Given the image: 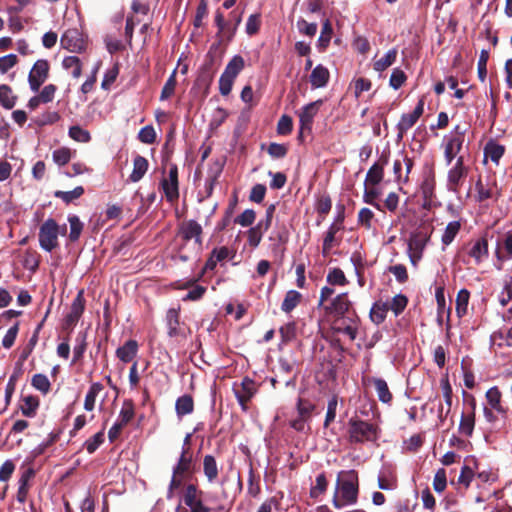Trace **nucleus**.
I'll return each mask as SVG.
<instances>
[{
  "mask_svg": "<svg viewBox=\"0 0 512 512\" xmlns=\"http://www.w3.org/2000/svg\"><path fill=\"white\" fill-rule=\"evenodd\" d=\"M358 475L354 470L342 471L338 475L332 503L337 509L353 505L358 498Z\"/></svg>",
  "mask_w": 512,
  "mask_h": 512,
  "instance_id": "f257e3e1",
  "label": "nucleus"
},
{
  "mask_svg": "<svg viewBox=\"0 0 512 512\" xmlns=\"http://www.w3.org/2000/svg\"><path fill=\"white\" fill-rule=\"evenodd\" d=\"M348 434L351 442L364 443L377 440L379 435L378 427L358 417H352L348 422Z\"/></svg>",
  "mask_w": 512,
  "mask_h": 512,
  "instance_id": "f03ea898",
  "label": "nucleus"
},
{
  "mask_svg": "<svg viewBox=\"0 0 512 512\" xmlns=\"http://www.w3.org/2000/svg\"><path fill=\"white\" fill-rule=\"evenodd\" d=\"M469 170L470 168L465 164L464 157L458 156L447 172L446 187L448 191L458 193L466 181Z\"/></svg>",
  "mask_w": 512,
  "mask_h": 512,
  "instance_id": "7ed1b4c3",
  "label": "nucleus"
},
{
  "mask_svg": "<svg viewBox=\"0 0 512 512\" xmlns=\"http://www.w3.org/2000/svg\"><path fill=\"white\" fill-rule=\"evenodd\" d=\"M326 281L328 285L321 288L318 305H323L334 295L335 290L333 286L344 287L349 283L343 270L340 268L330 269L326 276Z\"/></svg>",
  "mask_w": 512,
  "mask_h": 512,
  "instance_id": "20e7f679",
  "label": "nucleus"
},
{
  "mask_svg": "<svg viewBox=\"0 0 512 512\" xmlns=\"http://www.w3.org/2000/svg\"><path fill=\"white\" fill-rule=\"evenodd\" d=\"M59 226L53 219H47L39 230V244L45 251H52L58 246Z\"/></svg>",
  "mask_w": 512,
  "mask_h": 512,
  "instance_id": "39448f33",
  "label": "nucleus"
},
{
  "mask_svg": "<svg viewBox=\"0 0 512 512\" xmlns=\"http://www.w3.org/2000/svg\"><path fill=\"white\" fill-rule=\"evenodd\" d=\"M324 310L336 318L352 315V303L348 298V293H340L331 299L329 304H323Z\"/></svg>",
  "mask_w": 512,
  "mask_h": 512,
  "instance_id": "423d86ee",
  "label": "nucleus"
},
{
  "mask_svg": "<svg viewBox=\"0 0 512 512\" xmlns=\"http://www.w3.org/2000/svg\"><path fill=\"white\" fill-rule=\"evenodd\" d=\"M179 235L188 242L194 241V248L198 252L202 248V227L195 220L184 221L179 227Z\"/></svg>",
  "mask_w": 512,
  "mask_h": 512,
  "instance_id": "0eeeda50",
  "label": "nucleus"
},
{
  "mask_svg": "<svg viewBox=\"0 0 512 512\" xmlns=\"http://www.w3.org/2000/svg\"><path fill=\"white\" fill-rule=\"evenodd\" d=\"M359 321V317L353 312L352 315L336 318L333 328L337 333L344 334L353 341L358 334Z\"/></svg>",
  "mask_w": 512,
  "mask_h": 512,
  "instance_id": "6e6552de",
  "label": "nucleus"
},
{
  "mask_svg": "<svg viewBox=\"0 0 512 512\" xmlns=\"http://www.w3.org/2000/svg\"><path fill=\"white\" fill-rule=\"evenodd\" d=\"M424 112V100L420 99L411 113L403 114L396 126L397 138L402 140L406 132L412 128Z\"/></svg>",
  "mask_w": 512,
  "mask_h": 512,
  "instance_id": "1a4fd4ad",
  "label": "nucleus"
},
{
  "mask_svg": "<svg viewBox=\"0 0 512 512\" xmlns=\"http://www.w3.org/2000/svg\"><path fill=\"white\" fill-rule=\"evenodd\" d=\"M233 391L242 410L247 411V404L257 391L255 382L249 378H244L241 383L234 384Z\"/></svg>",
  "mask_w": 512,
  "mask_h": 512,
  "instance_id": "9d476101",
  "label": "nucleus"
},
{
  "mask_svg": "<svg viewBox=\"0 0 512 512\" xmlns=\"http://www.w3.org/2000/svg\"><path fill=\"white\" fill-rule=\"evenodd\" d=\"M49 73V63L47 60H37L28 76L29 85L32 91L36 92L46 81Z\"/></svg>",
  "mask_w": 512,
  "mask_h": 512,
  "instance_id": "9b49d317",
  "label": "nucleus"
},
{
  "mask_svg": "<svg viewBox=\"0 0 512 512\" xmlns=\"http://www.w3.org/2000/svg\"><path fill=\"white\" fill-rule=\"evenodd\" d=\"M202 491L194 484L187 485L185 489L184 502L191 512H209L210 508L205 506L201 500Z\"/></svg>",
  "mask_w": 512,
  "mask_h": 512,
  "instance_id": "f8f14e48",
  "label": "nucleus"
},
{
  "mask_svg": "<svg viewBox=\"0 0 512 512\" xmlns=\"http://www.w3.org/2000/svg\"><path fill=\"white\" fill-rule=\"evenodd\" d=\"M161 184L168 201L173 202L178 199V169L176 165L170 167L168 176L162 180Z\"/></svg>",
  "mask_w": 512,
  "mask_h": 512,
  "instance_id": "ddd939ff",
  "label": "nucleus"
},
{
  "mask_svg": "<svg viewBox=\"0 0 512 512\" xmlns=\"http://www.w3.org/2000/svg\"><path fill=\"white\" fill-rule=\"evenodd\" d=\"M322 101L318 100L304 106L299 112L300 119V133L304 131H310L313 123V119L319 111V107Z\"/></svg>",
  "mask_w": 512,
  "mask_h": 512,
  "instance_id": "4468645a",
  "label": "nucleus"
},
{
  "mask_svg": "<svg viewBox=\"0 0 512 512\" xmlns=\"http://www.w3.org/2000/svg\"><path fill=\"white\" fill-rule=\"evenodd\" d=\"M342 220L343 217L338 216L337 220L334 223H332L328 228V231L324 236L322 245V252L324 255H328L332 248L340 244V240L336 238V234L342 229Z\"/></svg>",
  "mask_w": 512,
  "mask_h": 512,
  "instance_id": "2eb2a0df",
  "label": "nucleus"
},
{
  "mask_svg": "<svg viewBox=\"0 0 512 512\" xmlns=\"http://www.w3.org/2000/svg\"><path fill=\"white\" fill-rule=\"evenodd\" d=\"M428 238L424 236H413L408 243V254L411 264L416 267L422 259L423 251L425 249Z\"/></svg>",
  "mask_w": 512,
  "mask_h": 512,
  "instance_id": "dca6fc26",
  "label": "nucleus"
},
{
  "mask_svg": "<svg viewBox=\"0 0 512 512\" xmlns=\"http://www.w3.org/2000/svg\"><path fill=\"white\" fill-rule=\"evenodd\" d=\"M465 139V129L457 125L454 130L445 137L444 149L459 154Z\"/></svg>",
  "mask_w": 512,
  "mask_h": 512,
  "instance_id": "f3484780",
  "label": "nucleus"
},
{
  "mask_svg": "<svg viewBox=\"0 0 512 512\" xmlns=\"http://www.w3.org/2000/svg\"><path fill=\"white\" fill-rule=\"evenodd\" d=\"M172 471L174 474H179L184 477L190 475L193 472V461L190 448L182 447L181 455Z\"/></svg>",
  "mask_w": 512,
  "mask_h": 512,
  "instance_id": "a211bd4d",
  "label": "nucleus"
},
{
  "mask_svg": "<svg viewBox=\"0 0 512 512\" xmlns=\"http://www.w3.org/2000/svg\"><path fill=\"white\" fill-rule=\"evenodd\" d=\"M61 46L71 52H79L83 49V40L75 29L67 30L61 37Z\"/></svg>",
  "mask_w": 512,
  "mask_h": 512,
  "instance_id": "6ab92c4d",
  "label": "nucleus"
},
{
  "mask_svg": "<svg viewBox=\"0 0 512 512\" xmlns=\"http://www.w3.org/2000/svg\"><path fill=\"white\" fill-rule=\"evenodd\" d=\"M440 386H441V389H442V393H443L444 402L446 404V407H444L443 405H440V407L438 409V418L440 419L441 422H443L445 420V418L447 417V415L450 413V410H451V406H452V387H451L447 377H444V378L441 379Z\"/></svg>",
  "mask_w": 512,
  "mask_h": 512,
  "instance_id": "aec40b11",
  "label": "nucleus"
},
{
  "mask_svg": "<svg viewBox=\"0 0 512 512\" xmlns=\"http://www.w3.org/2000/svg\"><path fill=\"white\" fill-rule=\"evenodd\" d=\"M488 254V241L485 237L473 241L468 251V255L474 259L477 265L487 259Z\"/></svg>",
  "mask_w": 512,
  "mask_h": 512,
  "instance_id": "412c9836",
  "label": "nucleus"
},
{
  "mask_svg": "<svg viewBox=\"0 0 512 512\" xmlns=\"http://www.w3.org/2000/svg\"><path fill=\"white\" fill-rule=\"evenodd\" d=\"M179 311V308H172L167 311L166 323L170 337L185 336L184 330L180 327Z\"/></svg>",
  "mask_w": 512,
  "mask_h": 512,
  "instance_id": "4be33fe9",
  "label": "nucleus"
},
{
  "mask_svg": "<svg viewBox=\"0 0 512 512\" xmlns=\"http://www.w3.org/2000/svg\"><path fill=\"white\" fill-rule=\"evenodd\" d=\"M85 300L83 297V291H79L77 296L72 302L70 312L66 316V324L74 325L82 315L84 311Z\"/></svg>",
  "mask_w": 512,
  "mask_h": 512,
  "instance_id": "5701e85b",
  "label": "nucleus"
},
{
  "mask_svg": "<svg viewBox=\"0 0 512 512\" xmlns=\"http://www.w3.org/2000/svg\"><path fill=\"white\" fill-rule=\"evenodd\" d=\"M138 352V343L135 340H128L116 350V356L124 363L134 359Z\"/></svg>",
  "mask_w": 512,
  "mask_h": 512,
  "instance_id": "b1692460",
  "label": "nucleus"
},
{
  "mask_svg": "<svg viewBox=\"0 0 512 512\" xmlns=\"http://www.w3.org/2000/svg\"><path fill=\"white\" fill-rule=\"evenodd\" d=\"M35 472L33 468L28 467L22 471L21 476L19 478V488L17 492V500L21 503L25 502L27 494H28V483L34 477Z\"/></svg>",
  "mask_w": 512,
  "mask_h": 512,
  "instance_id": "393cba45",
  "label": "nucleus"
},
{
  "mask_svg": "<svg viewBox=\"0 0 512 512\" xmlns=\"http://www.w3.org/2000/svg\"><path fill=\"white\" fill-rule=\"evenodd\" d=\"M148 167V160L143 156L137 155L133 160V170L129 176L130 181L133 183L140 181L146 174Z\"/></svg>",
  "mask_w": 512,
  "mask_h": 512,
  "instance_id": "a878e982",
  "label": "nucleus"
},
{
  "mask_svg": "<svg viewBox=\"0 0 512 512\" xmlns=\"http://www.w3.org/2000/svg\"><path fill=\"white\" fill-rule=\"evenodd\" d=\"M435 172L433 169H429L424 174V178L421 184V193L425 200H432L435 192Z\"/></svg>",
  "mask_w": 512,
  "mask_h": 512,
  "instance_id": "bb28decb",
  "label": "nucleus"
},
{
  "mask_svg": "<svg viewBox=\"0 0 512 512\" xmlns=\"http://www.w3.org/2000/svg\"><path fill=\"white\" fill-rule=\"evenodd\" d=\"M329 76L330 74L326 67L317 65L310 75V83L315 88L324 87L329 80Z\"/></svg>",
  "mask_w": 512,
  "mask_h": 512,
  "instance_id": "cd10ccee",
  "label": "nucleus"
},
{
  "mask_svg": "<svg viewBox=\"0 0 512 512\" xmlns=\"http://www.w3.org/2000/svg\"><path fill=\"white\" fill-rule=\"evenodd\" d=\"M504 152L505 147L503 145H500L494 141H489L484 148V157L485 159L490 158L492 162L498 165Z\"/></svg>",
  "mask_w": 512,
  "mask_h": 512,
  "instance_id": "c85d7f7f",
  "label": "nucleus"
},
{
  "mask_svg": "<svg viewBox=\"0 0 512 512\" xmlns=\"http://www.w3.org/2000/svg\"><path fill=\"white\" fill-rule=\"evenodd\" d=\"M175 410L178 417L191 414L194 410V401L190 395H182L176 400Z\"/></svg>",
  "mask_w": 512,
  "mask_h": 512,
  "instance_id": "c756f323",
  "label": "nucleus"
},
{
  "mask_svg": "<svg viewBox=\"0 0 512 512\" xmlns=\"http://www.w3.org/2000/svg\"><path fill=\"white\" fill-rule=\"evenodd\" d=\"M475 427V414L473 412H463L459 423V433L470 437Z\"/></svg>",
  "mask_w": 512,
  "mask_h": 512,
  "instance_id": "7c9ffc66",
  "label": "nucleus"
},
{
  "mask_svg": "<svg viewBox=\"0 0 512 512\" xmlns=\"http://www.w3.org/2000/svg\"><path fill=\"white\" fill-rule=\"evenodd\" d=\"M203 471L207 480L212 483L218 477V465L215 458L212 455H206L203 459Z\"/></svg>",
  "mask_w": 512,
  "mask_h": 512,
  "instance_id": "2f4dec72",
  "label": "nucleus"
},
{
  "mask_svg": "<svg viewBox=\"0 0 512 512\" xmlns=\"http://www.w3.org/2000/svg\"><path fill=\"white\" fill-rule=\"evenodd\" d=\"M387 163V158L383 161V164L375 163L368 170L366 175V184L376 186L383 179V167Z\"/></svg>",
  "mask_w": 512,
  "mask_h": 512,
  "instance_id": "473e14b6",
  "label": "nucleus"
},
{
  "mask_svg": "<svg viewBox=\"0 0 512 512\" xmlns=\"http://www.w3.org/2000/svg\"><path fill=\"white\" fill-rule=\"evenodd\" d=\"M17 101V96L8 85H0V104L5 109H12Z\"/></svg>",
  "mask_w": 512,
  "mask_h": 512,
  "instance_id": "72a5a7b5",
  "label": "nucleus"
},
{
  "mask_svg": "<svg viewBox=\"0 0 512 512\" xmlns=\"http://www.w3.org/2000/svg\"><path fill=\"white\" fill-rule=\"evenodd\" d=\"M103 390V385L101 383H93L85 396L84 400V409L86 411H92L95 408L96 398L99 393Z\"/></svg>",
  "mask_w": 512,
  "mask_h": 512,
  "instance_id": "f704fd0d",
  "label": "nucleus"
},
{
  "mask_svg": "<svg viewBox=\"0 0 512 512\" xmlns=\"http://www.w3.org/2000/svg\"><path fill=\"white\" fill-rule=\"evenodd\" d=\"M244 65H245L244 59L239 55H235L228 62V64L225 67V70L222 74L235 79L238 76V74L242 71V69L244 68Z\"/></svg>",
  "mask_w": 512,
  "mask_h": 512,
  "instance_id": "c9c22d12",
  "label": "nucleus"
},
{
  "mask_svg": "<svg viewBox=\"0 0 512 512\" xmlns=\"http://www.w3.org/2000/svg\"><path fill=\"white\" fill-rule=\"evenodd\" d=\"M372 381L379 400L383 403L391 402L392 394L388 388L386 381L380 378H374Z\"/></svg>",
  "mask_w": 512,
  "mask_h": 512,
  "instance_id": "e433bc0d",
  "label": "nucleus"
},
{
  "mask_svg": "<svg viewBox=\"0 0 512 512\" xmlns=\"http://www.w3.org/2000/svg\"><path fill=\"white\" fill-rule=\"evenodd\" d=\"M302 295L296 290H289L282 302V311L291 312L301 301Z\"/></svg>",
  "mask_w": 512,
  "mask_h": 512,
  "instance_id": "4c0bfd02",
  "label": "nucleus"
},
{
  "mask_svg": "<svg viewBox=\"0 0 512 512\" xmlns=\"http://www.w3.org/2000/svg\"><path fill=\"white\" fill-rule=\"evenodd\" d=\"M461 229L460 221L449 222L444 230L441 241L444 246L450 245Z\"/></svg>",
  "mask_w": 512,
  "mask_h": 512,
  "instance_id": "58836bf2",
  "label": "nucleus"
},
{
  "mask_svg": "<svg viewBox=\"0 0 512 512\" xmlns=\"http://www.w3.org/2000/svg\"><path fill=\"white\" fill-rule=\"evenodd\" d=\"M486 399L492 409L499 413H505V409L501 405V392L497 387H492L486 392Z\"/></svg>",
  "mask_w": 512,
  "mask_h": 512,
  "instance_id": "ea45409f",
  "label": "nucleus"
},
{
  "mask_svg": "<svg viewBox=\"0 0 512 512\" xmlns=\"http://www.w3.org/2000/svg\"><path fill=\"white\" fill-rule=\"evenodd\" d=\"M397 50H389L382 58L378 59L374 63V69L378 72H382L390 67L396 60Z\"/></svg>",
  "mask_w": 512,
  "mask_h": 512,
  "instance_id": "a19ab883",
  "label": "nucleus"
},
{
  "mask_svg": "<svg viewBox=\"0 0 512 512\" xmlns=\"http://www.w3.org/2000/svg\"><path fill=\"white\" fill-rule=\"evenodd\" d=\"M470 293L467 289H461L456 297V312L459 317L467 313Z\"/></svg>",
  "mask_w": 512,
  "mask_h": 512,
  "instance_id": "79ce46f5",
  "label": "nucleus"
},
{
  "mask_svg": "<svg viewBox=\"0 0 512 512\" xmlns=\"http://www.w3.org/2000/svg\"><path fill=\"white\" fill-rule=\"evenodd\" d=\"M84 193V188L82 186H77L71 191H55L54 196L56 198L61 199L66 204L71 203L72 201L80 198Z\"/></svg>",
  "mask_w": 512,
  "mask_h": 512,
  "instance_id": "37998d69",
  "label": "nucleus"
},
{
  "mask_svg": "<svg viewBox=\"0 0 512 512\" xmlns=\"http://www.w3.org/2000/svg\"><path fill=\"white\" fill-rule=\"evenodd\" d=\"M62 65L65 69L71 70L74 78H79L82 73V65L80 59L76 56H68L63 59Z\"/></svg>",
  "mask_w": 512,
  "mask_h": 512,
  "instance_id": "c03bdc74",
  "label": "nucleus"
},
{
  "mask_svg": "<svg viewBox=\"0 0 512 512\" xmlns=\"http://www.w3.org/2000/svg\"><path fill=\"white\" fill-rule=\"evenodd\" d=\"M69 137L76 142L88 143L91 140L90 132L83 129L79 125H74L69 128Z\"/></svg>",
  "mask_w": 512,
  "mask_h": 512,
  "instance_id": "a18cd8bd",
  "label": "nucleus"
},
{
  "mask_svg": "<svg viewBox=\"0 0 512 512\" xmlns=\"http://www.w3.org/2000/svg\"><path fill=\"white\" fill-rule=\"evenodd\" d=\"M39 406V401L34 396H25L21 404V412L24 416L33 417L36 409Z\"/></svg>",
  "mask_w": 512,
  "mask_h": 512,
  "instance_id": "49530a36",
  "label": "nucleus"
},
{
  "mask_svg": "<svg viewBox=\"0 0 512 512\" xmlns=\"http://www.w3.org/2000/svg\"><path fill=\"white\" fill-rule=\"evenodd\" d=\"M134 417V405L131 400H125L122 404L118 419L127 425Z\"/></svg>",
  "mask_w": 512,
  "mask_h": 512,
  "instance_id": "de8ad7c7",
  "label": "nucleus"
},
{
  "mask_svg": "<svg viewBox=\"0 0 512 512\" xmlns=\"http://www.w3.org/2000/svg\"><path fill=\"white\" fill-rule=\"evenodd\" d=\"M388 309L387 304L375 303L370 312L371 320L376 324L382 323L386 318Z\"/></svg>",
  "mask_w": 512,
  "mask_h": 512,
  "instance_id": "09e8293b",
  "label": "nucleus"
},
{
  "mask_svg": "<svg viewBox=\"0 0 512 512\" xmlns=\"http://www.w3.org/2000/svg\"><path fill=\"white\" fill-rule=\"evenodd\" d=\"M31 384L35 389L39 390L43 394L48 393L51 388V384L48 377L40 373L35 374L32 377Z\"/></svg>",
  "mask_w": 512,
  "mask_h": 512,
  "instance_id": "8fccbe9b",
  "label": "nucleus"
},
{
  "mask_svg": "<svg viewBox=\"0 0 512 512\" xmlns=\"http://www.w3.org/2000/svg\"><path fill=\"white\" fill-rule=\"evenodd\" d=\"M104 442V429L96 433L93 437L85 441L84 447L89 454L94 453Z\"/></svg>",
  "mask_w": 512,
  "mask_h": 512,
  "instance_id": "3c124183",
  "label": "nucleus"
},
{
  "mask_svg": "<svg viewBox=\"0 0 512 512\" xmlns=\"http://www.w3.org/2000/svg\"><path fill=\"white\" fill-rule=\"evenodd\" d=\"M176 83V71L174 70L162 88L160 100H166L174 94Z\"/></svg>",
  "mask_w": 512,
  "mask_h": 512,
  "instance_id": "603ef678",
  "label": "nucleus"
},
{
  "mask_svg": "<svg viewBox=\"0 0 512 512\" xmlns=\"http://www.w3.org/2000/svg\"><path fill=\"white\" fill-rule=\"evenodd\" d=\"M447 485L446 471L440 468L436 471L433 479V488L436 492L441 493L445 490Z\"/></svg>",
  "mask_w": 512,
  "mask_h": 512,
  "instance_id": "864d4df0",
  "label": "nucleus"
},
{
  "mask_svg": "<svg viewBox=\"0 0 512 512\" xmlns=\"http://www.w3.org/2000/svg\"><path fill=\"white\" fill-rule=\"evenodd\" d=\"M332 36V26L328 20H326L322 26V31L320 37L318 39L319 47L325 49L331 40Z\"/></svg>",
  "mask_w": 512,
  "mask_h": 512,
  "instance_id": "5fc2aeb1",
  "label": "nucleus"
},
{
  "mask_svg": "<svg viewBox=\"0 0 512 512\" xmlns=\"http://www.w3.org/2000/svg\"><path fill=\"white\" fill-rule=\"evenodd\" d=\"M489 59V52L482 50L478 59L477 70L479 79L484 82L487 75V62Z\"/></svg>",
  "mask_w": 512,
  "mask_h": 512,
  "instance_id": "6e6d98bb",
  "label": "nucleus"
},
{
  "mask_svg": "<svg viewBox=\"0 0 512 512\" xmlns=\"http://www.w3.org/2000/svg\"><path fill=\"white\" fill-rule=\"evenodd\" d=\"M407 302L406 296L398 294L392 298L388 308H390L395 315H399L407 306Z\"/></svg>",
  "mask_w": 512,
  "mask_h": 512,
  "instance_id": "4d7b16f0",
  "label": "nucleus"
},
{
  "mask_svg": "<svg viewBox=\"0 0 512 512\" xmlns=\"http://www.w3.org/2000/svg\"><path fill=\"white\" fill-rule=\"evenodd\" d=\"M262 222H259L255 227L248 231V242L252 247H257L262 239Z\"/></svg>",
  "mask_w": 512,
  "mask_h": 512,
  "instance_id": "13d9d810",
  "label": "nucleus"
},
{
  "mask_svg": "<svg viewBox=\"0 0 512 512\" xmlns=\"http://www.w3.org/2000/svg\"><path fill=\"white\" fill-rule=\"evenodd\" d=\"M118 74L119 68L117 65H114L112 68L108 69L104 74L101 87L105 90L109 89L110 86L115 82Z\"/></svg>",
  "mask_w": 512,
  "mask_h": 512,
  "instance_id": "bf43d9fd",
  "label": "nucleus"
},
{
  "mask_svg": "<svg viewBox=\"0 0 512 512\" xmlns=\"http://www.w3.org/2000/svg\"><path fill=\"white\" fill-rule=\"evenodd\" d=\"M138 138L142 143L152 144L156 140V132L151 125H147L139 131Z\"/></svg>",
  "mask_w": 512,
  "mask_h": 512,
  "instance_id": "052dcab7",
  "label": "nucleus"
},
{
  "mask_svg": "<svg viewBox=\"0 0 512 512\" xmlns=\"http://www.w3.org/2000/svg\"><path fill=\"white\" fill-rule=\"evenodd\" d=\"M293 128L292 118L288 115H283L277 123V132L280 135H288Z\"/></svg>",
  "mask_w": 512,
  "mask_h": 512,
  "instance_id": "680f3d73",
  "label": "nucleus"
},
{
  "mask_svg": "<svg viewBox=\"0 0 512 512\" xmlns=\"http://www.w3.org/2000/svg\"><path fill=\"white\" fill-rule=\"evenodd\" d=\"M68 220H69V224H70L69 237L72 241H75L79 238V236L81 234L83 224L81 223V221L79 220V218L77 216H71V217H69Z\"/></svg>",
  "mask_w": 512,
  "mask_h": 512,
  "instance_id": "e2e57ef3",
  "label": "nucleus"
},
{
  "mask_svg": "<svg viewBox=\"0 0 512 512\" xmlns=\"http://www.w3.org/2000/svg\"><path fill=\"white\" fill-rule=\"evenodd\" d=\"M405 81L406 75L401 69L396 68L392 71L389 83L393 89H399L404 84Z\"/></svg>",
  "mask_w": 512,
  "mask_h": 512,
  "instance_id": "0e129e2a",
  "label": "nucleus"
},
{
  "mask_svg": "<svg viewBox=\"0 0 512 512\" xmlns=\"http://www.w3.org/2000/svg\"><path fill=\"white\" fill-rule=\"evenodd\" d=\"M256 218V213L252 209L243 211L236 219L235 222L243 227L250 226Z\"/></svg>",
  "mask_w": 512,
  "mask_h": 512,
  "instance_id": "69168bd1",
  "label": "nucleus"
},
{
  "mask_svg": "<svg viewBox=\"0 0 512 512\" xmlns=\"http://www.w3.org/2000/svg\"><path fill=\"white\" fill-rule=\"evenodd\" d=\"M71 159V152L68 148H60L53 152V160L58 165H65Z\"/></svg>",
  "mask_w": 512,
  "mask_h": 512,
  "instance_id": "338daca9",
  "label": "nucleus"
},
{
  "mask_svg": "<svg viewBox=\"0 0 512 512\" xmlns=\"http://www.w3.org/2000/svg\"><path fill=\"white\" fill-rule=\"evenodd\" d=\"M297 28L300 33L312 37L316 34L318 27L316 23H308L304 19H299L297 21Z\"/></svg>",
  "mask_w": 512,
  "mask_h": 512,
  "instance_id": "774afa93",
  "label": "nucleus"
}]
</instances>
